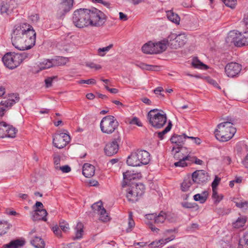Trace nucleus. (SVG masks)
<instances>
[{
    "mask_svg": "<svg viewBox=\"0 0 248 248\" xmlns=\"http://www.w3.org/2000/svg\"><path fill=\"white\" fill-rule=\"evenodd\" d=\"M11 40L16 48L20 50H28L35 45L36 32L31 25L22 23L15 27Z\"/></svg>",
    "mask_w": 248,
    "mask_h": 248,
    "instance_id": "1",
    "label": "nucleus"
},
{
    "mask_svg": "<svg viewBox=\"0 0 248 248\" xmlns=\"http://www.w3.org/2000/svg\"><path fill=\"white\" fill-rule=\"evenodd\" d=\"M233 121L230 119L221 123L217 126L215 131L216 139L222 142H226L231 139L236 132V129L233 126Z\"/></svg>",
    "mask_w": 248,
    "mask_h": 248,
    "instance_id": "2",
    "label": "nucleus"
},
{
    "mask_svg": "<svg viewBox=\"0 0 248 248\" xmlns=\"http://www.w3.org/2000/svg\"><path fill=\"white\" fill-rule=\"evenodd\" d=\"M27 57L25 52L16 53L15 52L6 53L2 57V61L4 65L10 69H14Z\"/></svg>",
    "mask_w": 248,
    "mask_h": 248,
    "instance_id": "3",
    "label": "nucleus"
},
{
    "mask_svg": "<svg viewBox=\"0 0 248 248\" xmlns=\"http://www.w3.org/2000/svg\"><path fill=\"white\" fill-rule=\"evenodd\" d=\"M89 9H79L75 10L73 14V22L78 28H83L89 25Z\"/></svg>",
    "mask_w": 248,
    "mask_h": 248,
    "instance_id": "4",
    "label": "nucleus"
},
{
    "mask_svg": "<svg viewBox=\"0 0 248 248\" xmlns=\"http://www.w3.org/2000/svg\"><path fill=\"white\" fill-rule=\"evenodd\" d=\"M163 113L159 112L158 109H151L147 114V118L149 124L155 128H162L167 122V116L163 111Z\"/></svg>",
    "mask_w": 248,
    "mask_h": 248,
    "instance_id": "5",
    "label": "nucleus"
},
{
    "mask_svg": "<svg viewBox=\"0 0 248 248\" xmlns=\"http://www.w3.org/2000/svg\"><path fill=\"white\" fill-rule=\"evenodd\" d=\"M119 123L112 115L104 117L100 122V127L103 133L111 134L117 129Z\"/></svg>",
    "mask_w": 248,
    "mask_h": 248,
    "instance_id": "6",
    "label": "nucleus"
},
{
    "mask_svg": "<svg viewBox=\"0 0 248 248\" xmlns=\"http://www.w3.org/2000/svg\"><path fill=\"white\" fill-rule=\"evenodd\" d=\"M89 15L90 26L101 27L104 24L107 19L104 13L96 8L89 9Z\"/></svg>",
    "mask_w": 248,
    "mask_h": 248,
    "instance_id": "7",
    "label": "nucleus"
},
{
    "mask_svg": "<svg viewBox=\"0 0 248 248\" xmlns=\"http://www.w3.org/2000/svg\"><path fill=\"white\" fill-rule=\"evenodd\" d=\"M74 0H61L55 8V15L57 18L63 19L73 8Z\"/></svg>",
    "mask_w": 248,
    "mask_h": 248,
    "instance_id": "8",
    "label": "nucleus"
},
{
    "mask_svg": "<svg viewBox=\"0 0 248 248\" xmlns=\"http://www.w3.org/2000/svg\"><path fill=\"white\" fill-rule=\"evenodd\" d=\"M168 38L169 46L172 49H177L184 46L187 40L186 35L185 33L178 35L171 33Z\"/></svg>",
    "mask_w": 248,
    "mask_h": 248,
    "instance_id": "9",
    "label": "nucleus"
},
{
    "mask_svg": "<svg viewBox=\"0 0 248 248\" xmlns=\"http://www.w3.org/2000/svg\"><path fill=\"white\" fill-rule=\"evenodd\" d=\"M121 136L118 132L117 135H115L113 140L106 144L104 148L105 154L109 156L116 154L119 150V143L121 142Z\"/></svg>",
    "mask_w": 248,
    "mask_h": 248,
    "instance_id": "10",
    "label": "nucleus"
},
{
    "mask_svg": "<svg viewBox=\"0 0 248 248\" xmlns=\"http://www.w3.org/2000/svg\"><path fill=\"white\" fill-rule=\"evenodd\" d=\"M70 141V136L65 133L56 134L53 137V144L58 149L64 148Z\"/></svg>",
    "mask_w": 248,
    "mask_h": 248,
    "instance_id": "11",
    "label": "nucleus"
},
{
    "mask_svg": "<svg viewBox=\"0 0 248 248\" xmlns=\"http://www.w3.org/2000/svg\"><path fill=\"white\" fill-rule=\"evenodd\" d=\"M226 42L229 44H233L237 46H245L242 33L236 32L234 31H232L229 33L226 38Z\"/></svg>",
    "mask_w": 248,
    "mask_h": 248,
    "instance_id": "12",
    "label": "nucleus"
},
{
    "mask_svg": "<svg viewBox=\"0 0 248 248\" xmlns=\"http://www.w3.org/2000/svg\"><path fill=\"white\" fill-rule=\"evenodd\" d=\"M178 232V229L177 228H173L170 229H168L165 231L164 234L165 235H168L169 234L171 233L170 236L166 238L165 239H161L158 241H154L152 242L150 245L152 247H157L161 245H165L170 242L173 240H174L175 238V234Z\"/></svg>",
    "mask_w": 248,
    "mask_h": 248,
    "instance_id": "13",
    "label": "nucleus"
},
{
    "mask_svg": "<svg viewBox=\"0 0 248 248\" xmlns=\"http://www.w3.org/2000/svg\"><path fill=\"white\" fill-rule=\"evenodd\" d=\"M91 207L94 213L99 215L100 220L104 222H107L109 220V217L107 213L106 209L104 208L101 202L93 203Z\"/></svg>",
    "mask_w": 248,
    "mask_h": 248,
    "instance_id": "14",
    "label": "nucleus"
},
{
    "mask_svg": "<svg viewBox=\"0 0 248 248\" xmlns=\"http://www.w3.org/2000/svg\"><path fill=\"white\" fill-rule=\"evenodd\" d=\"M242 70L241 64L236 62H230L225 67V72L226 75L230 78L237 76Z\"/></svg>",
    "mask_w": 248,
    "mask_h": 248,
    "instance_id": "15",
    "label": "nucleus"
},
{
    "mask_svg": "<svg viewBox=\"0 0 248 248\" xmlns=\"http://www.w3.org/2000/svg\"><path fill=\"white\" fill-rule=\"evenodd\" d=\"M174 158L175 160H177V162L174 163V165L176 167H184L187 166L190 164L188 162L191 157L190 155H183L182 153H180L175 151L174 154Z\"/></svg>",
    "mask_w": 248,
    "mask_h": 248,
    "instance_id": "16",
    "label": "nucleus"
},
{
    "mask_svg": "<svg viewBox=\"0 0 248 248\" xmlns=\"http://www.w3.org/2000/svg\"><path fill=\"white\" fill-rule=\"evenodd\" d=\"M141 177V174L140 173H135L134 171L127 170L123 172V181L122 183V186L123 187L126 186H130L133 183L132 180L139 179Z\"/></svg>",
    "mask_w": 248,
    "mask_h": 248,
    "instance_id": "17",
    "label": "nucleus"
},
{
    "mask_svg": "<svg viewBox=\"0 0 248 248\" xmlns=\"http://www.w3.org/2000/svg\"><path fill=\"white\" fill-rule=\"evenodd\" d=\"M193 181L195 183L203 184L205 183L209 180V176L207 172L204 170H197L195 171L191 175Z\"/></svg>",
    "mask_w": 248,
    "mask_h": 248,
    "instance_id": "18",
    "label": "nucleus"
},
{
    "mask_svg": "<svg viewBox=\"0 0 248 248\" xmlns=\"http://www.w3.org/2000/svg\"><path fill=\"white\" fill-rule=\"evenodd\" d=\"M16 6L15 0H7L6 2H3L0 7L1 14L6 16L11 14Z\"/></svg>",
    "mask_w": 248,
    "mask_h": 248,
    "instance_id": "19",
    "label": "nucleus"
},
{
    "mask_svg": "<svg viewBox=\"0 0 248 248\" xmlns=\"http://www.w3.org/2000/svg\"><path fill=\"white\" fill-rule=\"evenodd\" d=\"M6 99L2 100L0 105L4 106L7 108H10L16 103L19 101V94H8L7 97H4Z\"/></svg>",
    "mask_w": 248,
    "mask_h": 248,
    "instance_id": "20",
    "label": "nucleus"
},
{
    "mask_svg": "<svg viewBox=\"0 0 248 248\" xmlns=\"http://www.w3.org/2000/svg\"><path fill=\"white\" fill-rule=\"evenodd\" d=\"M6 99L2 100L0 105L4 106L7 108H10L16 103L19 101V94H8L7 97H4Z\"/></svg>",
    "mask_w": 248,
    "mask_h": 248,
    "instance_id": "21",
    "label": "nucleus"
},
{
    "mask_svg": "<svg viewBox=\"0 0 248 248\" xmlns=\"http://www.w3.org/2000/svg\"><path fill=\"white\" fill-rule=\"evenodd\" d=\"M187 136L185 134L182 135H178L174 134L170 139V141L172 144L175 145L172 147V151H173L176 150V148L181 146H183Z\"/></svg>",
    "mask_w": 248,
    "mask_h": 248,
    "instance_id": "22",
    "label": "nucleus"
},
{
    "mask_svg": "<svg viewBox=\"0 0 248 248\" xmlns=\"http://www.w3.org/2000/svg\"><path fill=\"white\" fill-rule=\"evenodd\" d=\"M139 160L140 162L141 166L147 165L150 160V155L145 150H138L137 151Z\"/></svg>",
    "mask_w": 248,
    "mask_h": 248,
    "instance_id": "23",
    "label": "nucleus"
},
{
    "mask_svg": "<svg viewBox=\"0 0 248 248\" xmlns=\"http://www.w3.org/2000/svg\"><path fill=\"white\" fill-rule=\"evenodd\" d=\"M34 214L32 216L33 220L37 221L42 220L45 221H46L47 213L46 209H34Z\"/></svg>",
    "mask_w": 248,
    "mask_h": 248,
    "instance_id": "24",
    "label": "nucleus"
},
{
    "mask_svg": "<svg viewBox=\"0 0 248 248\" xmlns=\"http://www.w3.org/2000/svg\"><path fill=\"white\" fill-rule=\"evenodd\" d=\"M126 163L128 166H130L137 167L141 166L137 152L132 153L128 156Z\"/></svg>",
    "mask_w": 248,
    "mask_h": 248,
    "instance_id": "25",
    "label": "nucleus"
},
{
    "mask_svg": "<svg viewBox=\"0 0 248 248\" xmlns=\"http://www.w3.org/2000/svg\"><path fill=\"white\" fill-rule=\"evenodd\" d=\"M94 167L89 163H85L83 165L82 168L83 175L87 178H90L94 174Z\"/></svg>",
    "mask_w": 248,
    "mask_h": 248,
    "instance_id": "26",
    "label": "nucleus"
},
{
    "mask_svg": "<svg viewBox=\"0 0 248 248\" xmlns=\"http://www.w3.org/2000/svg\"><path fill=\"white\" fill-rule=\"evenodd\" d=\"M132 185L130 186V188L133 189L134 192L137 193V196L141 197L144 193L145 186L142 183H132Z\"/></svg>",
    "mask_w": 248,
    "mask_h": 248,
    "instance_id": "27",
    "label": "nucleus"
},
{
    "mask_svg": "<svg viewBox=\"0 0 248 248\" xmlns=\"http://www.w3.org/2000/svg\"><path fill=\"white\" fill-rule=\"evenodd\" d=\"M169 40H163L157 43H154L155 50V54L161 53L165 51L167 46H169Z\"/></svg>",
    "mask_w": 248,
    "mask_h": 248,
    "instance_id": "28",
    "label": "nucleus"
},
{
    "mask_svg": "<svg viewBox=\"0 0 248 248\" xmlns=\"http://www.w3.org/2000/svg\"><path fill=\"white\" fill-rule=\"evenodd\" d=\"M25 244L24 240L16 239L12 240L7 244L3 245L4 248H19L23 246Z\"/></svg>",
    "mask_w": 248,
    "mask_h": 248,
    "instance_id": "29",
    "label": "nucleus"
},
{
    "mask_svg": "<svg viewBox=\"0 0 248 248\" xmlns=\"http://www.w3.org/2000/svg\"><path fill=\"white\" fill-rule=\"evenodd\" d=\"M248 217L246 216H240L237 219L232 222V226L235 229L243 227L247 221Z\"/></svg>",
    "mask_w": 248,
    "mask_h": 248,
    "instance_id": "30",
    "label": "nucleus"
},
{
    "mask_svg": "<svg viewBox=\"0 0 248 248\" xmlns=\"http://www.w3.org/2000/svg\"><path fill=\"white\" fill-rule=\"evenodd\" d=\"M195 183L193 181V178L190 176L185 178L181 185V189L183 192L187 191L192 184Z\"/></svg>",
    "mask_w": 248,
    "mask_h": 248,
    "instance_id": "31",
    "label": "nucleus"
},
{
    "mask_svg": "<svg viewBox=\"0 0 248 248\" xmlns=\"http://www.w3.org/2000/svg\"><path fill=\"white\" fill-rule=\"evenodd\" d=\"M31 244L35 248H45V243L40 237L35 236L31 240Z\"/></svg>",
    "mask_w": 248,
    "mask_h": 248,
    "instance_id": "32",
    "label": "nucleus"
},
{
    "mask_svg": "<svg viewBox=\"0 0 248 248\" xmlns=\"http://www.w3.org/2000/svg\"><path fill=\"white\" fill-rule=\"evenodd\" d=\"M167 17L168 19L172 22L179 25L180 23V18L179 16L172 10L166 11Z\"/></svg>",
    "mask_w": 248,
    "mask_h": 248,
    "instance_id": "33",
    "label": "nucleus"
},
{
    "mask_svg": "<svg viewBox=\"0 0 248 248\" xmlns=\"http://www.w3.org/2000/svg\"><path fill=\"white\" fill-rule=\"evenodd\" d=\"M208 192L204 190L201 194H196L193 196V199L195 201L199 202L201 203H204L207 200L208 197Z\"/></svg>",
    "mask_w": 248,
    "mask_h": 248,
    "instance_id": "34",
    "label": "nucleus"
},
{
    "mask_svg": "<svg viewBox=\"0 0 248 248\" xmlns=\"http://www.w3.org/2000/svg\"><path fill=\"white\" fill-rule=\"evenodd\" d=\"M142 51L146 54H155L154 43L149 41L145 44L142 47Z\"/></svg>",
    "mask_w": 248,
    "mask_h": 248,
    "instance_id": "35",
    "label": "nucleus"
},
{
    "mask_svg": "<svg viewBox=\"0 0 248 248\" xmlns=\"http://www.w3.org/2000/svg\"><path fill=\"white\" fill-rule=\"evenodd\" d=\"M137 193L134 192L133 189H131L130 187L127 190L126 198L128 201L132 202H135L138 201L140 197V196H137Z\"/></svg>",
    "mask_w": 248,
    "mask_h": 248,
    "instance_id": "36",
    "label": "nucleus"
},
{
    "mask_svg": "<svg viewBox=\"0 0 248 248\" xmlns=\"http://www.w3.org/2000/svg\"><path fill=\"white\" fill-rule=\"evenodd\" d=\"M238 248H248V232H245L240 239Z\"/></svg>",
    "mask_w": 248,
    "mask_h": 248,
    "instance_id": "37",
    "label": "nucleus"
},
{
    "mask_svg": "<svg viewBox=\"0 0 248 248\" xmlns=\"http://www.w3.org/2000/svg\"><path fill=\"white\" fill-rule=\"evenodd\" d=\"M167 218V214L163 211H161L158 215L155 213L154 222L155 223H162Z\"/></svg>",
    "mask_w": 248,
    "mask_h": 248,
    "instance_id": "38",
    "label": "nucleus"
},
{
    "mask_svg": "<svg viewBox=\"0 0 248 248\" xmlns=\"http://www.w3.org/2000/svg\"><path fill=\"white\" fill-rule=\"evenodd\" d=\"M83 225L82 223L78 222L77 224L76 230V236L74 239H79L82 238L83 232Z\"/></svg>",
    "mask_w": 248,
    "mask_h": 248,
    "instance_id": "39",
    "label": "nucleus"
},
{
    "mask_svg": "<svg viewBox=\"0 0 248 248\" xmlns=\"http://www.w3.org/2000/svg\"><path fill=\"white\" fill-rule=\"evenodd\" d=\"M53 61V65L54 66H61L65 64L68 61L67 58L63 57H57L56 59H52Z\"/></svg>",
    "mask_w": 248,
    "mask_h": 248,
    "instance_id": "40",
    "label": "nucleus"
},
{
    "mask_svg": "<svg viewBox=\"0 0 248 248\" xmlns=\"http://www.w3.org/2000/svg\"><path fill=\"white\" fill-rule=\"evenodd\" d=\"M6 137L14 138L16 137V133L17 131V129L14 127L12 125L7 124Z\"/></svg>",
    "mask_w": 248,
    "mask_h": 248,
    "instance_id": "41",
    "label": "nucleus"
},
{
    "mask_svg": "<svg viewBox=\"0 0 248 248\" xmlns=\"http://www.w3.org/2000/svg\"><path fill=\"white\" fill-rule=\"evenodd\" d=\"M192 65L196 68L207 69L208 66L201 62L197 58H194L192 62Z\"/></svg>",
    "mask_w": 248,
    "mask_h": 248,
    "instance_id": "42",
    "label": "nucleus"
},
{
    "mask_svg": "<svg viewBox=\"0 0 248 248\" xmlns=\"http://www.w3.org/2000/svg\"><path fill=\"white\" fill-rule=\"evenodd\" d=\"M53 61L51 60H46L41 62L39 65V67L40 70H44L54 66Z\"/></svg>",
    "mask_w": 248,
    "mask_h": 248,
    "instance_id": "43",
    "label": "nucleus"
},
{
    "mask_svg": "<svg viewBox=\"0 0 248 248\" xmlns=\"http://www.w3.org/2000/svg\"><path fill=\"white\" fill-rule=\"evenodd\" d=\"M9 224L7 221H0V235L5 234L9 229Z\"/></svg>",
    "mask_w": 248,
    "mask_h": 248,
    "instance_id": "44",
    "label": "nucleus"
},
{
    "mask_svg": "<svg viewBox=\"0 0 248 248\" xmlns=\"http://www.w3.org/2000/svg\"><path fill=\"white\" fill-rule=\"evenodd\" d=\"M181 204L185 208L194 209L195 210H198L199 209V205L195 202L192 203L186 202H181Z\"/></svg>",
    "mask_w": 248,
    "mask_h": 248,
    "instance_id": "45",
    "label": "nucleus"
},
{
    "mask_svg": "<svg viewBox=\"0 0 248 248\" xmlns=\"http://www.w3.org/2000/svg\"><path fill=\"white\" fill-rule=\"evenodd\" d=\"M171 127V122L170 121H169L168 125L165 127V128L163 131L157 133L158 138L160 140H162L164 139V135H165L166 133H167L170 130Z\"/></svg>",
    "mask_w": 248,
    "mask_h": 248,
    "instance_id": "46",
    "label": "nucleus"
},
{
    "mask_svg": "<svg viewBox=\"0 0 248 248\" xmlns=\"http://www.w3.org/2000/svg\"><path fill=\"white\" fill-rule=\"evenodd\" d=\"M135 223L132 218V213L130 212L129 214L128 227L126 229V232L127 233L131 232L135 227Z\"/></svg>",
    "mask_w": 248,
    "mask_h": 248,
    "instance_id": "47",
    "label": "nucleus"
},
{
    "mask_svg": "<svg viewBox=\"0 0 248 248\" xmlns=\"http://www.w3.org/2000/svg\"><path fill=\"white\" fill-rule=\"evenodd\" d=\"M235 206L243 211L248 209V201L241 200L239 202H234Z\"/></svg>",
    "mask_w": 248,
    "mask_h": 248,
    "instance_id": "48",
    "label": "nucleus"
},
{
    "mask_svg": "<svg viewBox=\"0 0 248 248\" xmlns=\"http://www.w3.org/2000/svg\"><path fill=\"white\" fill-rule=\"evenodd\" d=\"M212 191V199L214 200V203L217 204L223 199V196L222 194L218 195L217 190H214Z\"/></svg>",
    "mask_w": 248,
    "mask_h": 248,
    "instance_id": "49",
    "label": "nucleus"
},
{
    "mask_svg": "<svg viewBox=\"0 0 248 248\" xmlns=\"http://www.w3.org/2000/svg\"><path fill=\"white\" fill-rule=\"evenodd\" d=\"M7 124L4 122H0V138L6 137Z\"/></svg>",
    "mask_w": 248,
    "mask_h": 248,
    "instance_id": "50",
    "label": "nucleus"
},
{
    "mask_svg": "<svg viewBox=\"0 0 248 248\" xmlns=\"http://www.w3.org/2000/svg\"><path fill=\"white\" fill-rule=\"evenodd\" d=\"M178 150H176L180 153H182L183 155H189V154L191 153V150L190 148L181 146L176 148Z\"/></svg>",
    "mask_w": 248,
    "mask_h": 248,
    "instance_id": "51",
    "label": "nucleus"
},
{
    "mask_svg": "<svg viewBox=\"0 0 248 248\" xmlns=\"http://www.w3.org/2000/svg\"><path fill=\"white\" fill-rule=\"evenodd\" d=\"M113 46L112 44H110L109 46L102 47L99 48L98 49V52L99 54V55L101 56H104L105 55V52L108 51Z\"/></svg>",
    "mask_w": 248,
    "mask_h": 248,
    "instance_id": "52",
    "label": "nucleus"
},
{
    "mask_svg": "<svg viewBox=\"0 0 248 248\" xmlns=\"http://www.w3.org/2000/svg\"><path fill=\"white\" fill-rule=\"evenodd\" d=\"M223 2L226 6L233 9L236 4V0H225Z\"/></svg>",
    "mask_w": 248,
    "mask_h": 248,
    "instance_id": "53",
    "label": "nucleus"
},
{
    "mask_svg": "<svg viewBox=\"0 0 248 248\" xmlns=\"http://www.w3.org/2000/svg\"><path fill=\"white\" fill-rule=\"evenodd\" d=\"M86 66L95 70H98L101 69L102 66L99 64H97L93 62L86 63Z\"/></svg>",
    "mask_w": 248,
    "mask_h": 248,
    "instance_id": "54",
    "label": "nucleus"
},
{
    "mask_svg": "<svg viewBox=\"0 0 248 248\" xmlns=\"http://www.w3.org/2000/svg\"><path fill=\"white\" fill-rule=\"evenodd\" d=\"M59 227L61 228V230L64 232H66L68 229H69L68 224L64 220L60 222Z\"/></svg>",
    "mask_w": 248,
    "mask_h": 248,
    "instance_id": "55",
    "label": "nucleus"
},
{
    "mask_svg": "<svg viewBox=\"0 0 248 248\" xmlns=\"http://www.w3.org/2000/svg\"><path fill=\"white\" fill-rule=\"evenodd\" d=\"M220 180L221 179L219 177H217V176H216L214 181L212 183V190H217V187L218 185Z\"/></svg>",
    "mask_w": 248,
    "mask_h": 248,
    "instance_id": "56",
    "label": "nucleus"
},
{
    "mask_svg": "<svg viewBox=\"0 0 248 248\" xmlns=\"http://www.w3.org/2000/svg\"><path fill=\"white\" fill-rule=\"evenodd\" d=\"M79 84H94L96 83L95 80L93 78L88 79H82L78 81Z\"/></svg>",
    "mask_w": 248,
    "mask_h": 248,
    "instance_id": "57",
    "label": "nucleus"
},
{
    "mask_svg": "<svg viewBox=\"0 0 248 248\" xmlns=\"http://www.w3.org/2000/svg\"><path fill=\"white\" fill-rule=\"evenodd\" d=\"M225 96L230 99L233 100H236L238 101H244L246 100V99H243L238 97H234L232 95V94H224Z\"/></svg>",
    "mask_w": 248,
    "mask_h": 248,
    "instance_id": "58",
    "label": "nucleus"
},
{
    "mask_svg": "<svg viewBox=\"0 0 248 248\" xmlns=\"http://www.w3.org/2000/svg\"><path fill=\"white\" fill-rule=\"evenodd\" d=\"M52 230L53 231L54 233L58 237H60L62 236V231L60 229L58 226L55 225L52 227Z\"/></svg>",
    "mask_w": 248,
    "mask_h": 248,
    "instance_id": "59",
    "label": "nucleus"
},
{
    "mask_svg": "<svg viewBox=\"0 0 248 248\" xmlns=\"http://www.w3.org/2000/svg\"><path fill=\"white\" fill-rule=\"evenodd\" d=\"M92 1L94 3H101L108 8H110V4L108 1L104 0H92Z\"/></svg>",
    "mask_w": 248,
    "mask_h": 248,
    "instance_id": "60",
    "label": "nucleus"
},
{
    "mask_svg": "<svg viewBox=\"0 0 248 248\" xmlns=\"http://www.w3.org/2000/svg\"><path fill=\"white\" fill-rule=\"evenodd\" d=\"M130 123L133 124H136L139 126H142V123L140 121L139 119L136 117L132 118L130 121Z\"/></svg>",
    "mask_w": 248,
    "mask_h": 248,
    "instance_id": "61",
    "label": "nucleus"
},
{
    "mask_svg": "<svg viewBox=\"0 0 248 248\" xmlns=\"http://www.w3.org/2000/svg\"><path fill=\"white\" fill-rule=\"evenodd\" d=\"M146 224L149 225V228L151 229V230L154 232L158 233V232L159 231V229L156 227H155L151 222L150 221H148L147 222H146Z\"/></svg>",
    "mask_w": 248,
    "mask_h": 248,
    "instance_id": "62",
    "label": "nucleus"
},
{
    "mask_svg": "<svg viewBox=\"0 0 248 248\" xmlns=\"http://www.w3.org/2000/svg\"><path fill=\"white\" fill-rule=\"evenodd\" d=\"M58 169L59 170H61L62 171V172H64V173H68V172H70L71 170L70 166H69L68 165H67L62 166V167L59 166Z\"/></svg>",
    "mask_w": 248,
    "mask_h": 248,
    "instance_id": "63",
    "label": "nucleus"
},
{
    "mask_svg": "<svg viewBox=\"0 0 248 248\" xmlns=\"http://www.w3.org/2000/svg\"><path fill=\"white\" fill-rule=\"evenodd\" d=\"M54 163L55 165L56 166L55 168L56 169H58L59 167V165L60 164L61 158L59 155H55L53 158Z\"/></svg>",
    "mask_w": 248,
    "mask_h": 248,
    "instance_id": "64",
    "label": "nucleus"
}]
</instances>
